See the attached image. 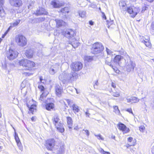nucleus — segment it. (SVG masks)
<instances>
[{
  "instance_id": "nucleus-46",
  "label": "nucleus",
  "mask_w": 154,
  "mask_h": 154,
  "mask_svg": "<svg viewBox=\"0 0 154 154\" xmlns=\"http://www.w3.org/2000/svg\"><path fill=\"white\" fill-rule=\"evenodd\" d=\"M148 8V7L147 6H144L142 8L141 12H143L145 10H147Z\"/></svg>"
},
{
  "instance_id": "nucleus-63",
  "label": "nucleus",
  "mask_w": 154,
  "mask_h": 154,
  "mask_svg": "<svg viewBox=\"0 0 154 154\" xmlns=\"http://www.w3.org/2000/svg\"><path fill=\"white\" fill-rule=\"evenodd\" d=\"M103 154H110V153L109 152H104Z\"/></svg>"
},
{
  "instance_id": "nucleus-31",
  "label": "nucleus",
  "mask_w": 154,
  "mask_h": 154,
  "mask_svg": "<svg viewBox=\"0 0 154 154\" xmlns=\"http://www.w3.org/2000/svg\"><path fill=\"white\" fill-rule=\"evenodd\" d=\"M132 103H137L139 101V99L135 97H132L131 98Z\"/></svg>"
},
{
  "instance_id": "nucleus-25",
  "label": "nucleus",
  "mask_w": 154,
  "mask_h": 154,
  "mask_svg": "<svg viewBox=\"0 0 154 154\" xmlns=\"http://www.w3.org/2000/svg\"><path fill=\"white\" fill-rule=\"evenodd\" d=\"M15 140L16 142L17 143L18 146L19 147L20 149V150H22V148L21 146V143L20 142L19 138L18 136H17L15 137Z\"/></svg>"
},
{
  "instance_id": "nucleus-62",
  "label": "nucleus",
  "mask_w": 154,
  "mask_h": 154,
  "mask_svg": "<svg viewBox=\"0 0 154 154\" xmlns=\"http://www.w3.org/2000/svg\"><path fill=\"white\" fill-rule=\"evenodd\" d=\"M104 152H106V151H105L103 149H101V152L102 153L103 152V153Z\"/></svg>"
},
{
  "instance_id": "nucleus-7",
  "label": "nucleus",
  "mask_w": 154,
  "mask_h": 154,
  "mask_svg": "<svg viewBox=\"0 0 154 154\" xmlns=\"http://www.w3.org/2000/svg\"><path fill=\"white\" fill-rule=\"evenodd\" d=\"M135 66V63H133L129 57H128V59L127 60V62H126L125 66L126 70L128 72H130L134 69Z\"/></svg>"
},
{
  "instance_id": "nucleus-10",
  "label": "nucleus",
  "mask_w": 154,
  "mask_h": 154,
  "mask_svg": "<svg viewBox=\"0 0 154 154\" xmlns=\"http://www.w3.org/2000/svg\"><path fill=\"white\" fill-rule=\"evenodd\" d=\"M64 35L69 39V40L74 38L75 34V32L72 29H67L64 33Z\"/></svg>"
},
{
  "instance_id": "nucleus-19",
  "label": "nucleus",
  "mask_w": 154,
  "mask_h": 154,
  "mask_svg": "<svg viewBox=\"0 0 154 154\" xmlns=\"http://www.w3.org/2000/svg\"><path fill=\"white\" fill-rule=\"evenodd\" d=\"M59 79L63 84L65 83L66 80V74L65 72L60 74L59 76Z\"/></svg>"
},
{
  "instance_id": "nucleus-47",
  "label": "nucleus",
  "mask_w": 154,
  "mask_h": 154,
  "mask_svg": "<svg viewBox=\"0 0 154 154\" xmlns=\"http://www.w3.org/2000/svg\"><path fill=\"white\" fill-rule=\"evenodd\" d=\"M127 111L128 112H129L130 113H131L133 115H134V114L132 112V109L131 108L128 109H127Z\"/></svg>"
},
{
  "instance_id": "nucleus-22",
  "label": "nucleus",
  "mask_w": 154,
  "mask_h": 154,
  "mask_svg": "<svg viewBox=\"0 0 154 154\" xmlns=\"http://www.w3.org/2000/svg\"><path fill=\"white\" fill-rule=\"evenodd\" d=\"M56 25L57 27H60L63 26H64L65 23L62 20H55Z\"/></svg>"
},
{
  "instance_id": "nucleus-50",
  "label": "nucleus",
  "mask_w": 154,
  "mask_h": 154,
  "mask_svg": "<svg viewBox=\"0 0 154 154\" xmlns=\"http://www.w3.org/2000/svg\"><path fill=\"white\" fill-rule=\"evenodd\" d=\"M128 142H131L133 140V138L131 137H129L128 138Z\"/></svg>"
},
{
  "instance_id": "nucleus-34",
  "label": "nucleus",
  "mask_w": 154,
  "mask_h": 154,
  "mask_svg": "<svg viewBox=\"0 0 154 154\" xmlns=\"http://www.w3.org/2000/svg\"><path fill=\"white\" fill-rule=\"evenodd\" d=\"M61 12L63 13H69V11H68L67 7H65L61 9Z\"/></svg>"
},
{
  "instance_id": "nucleus-53",
  "label": "nucleus",
  "mask_w": 154,
  "mask_h": 154,
  "mask_svg": "<svg viewBox=\"0 0 154 154\" xmlns=\"http://www.w3.org/2000/svg\"><path fill=\"white\" fill-rule=\"evenodd\" d=\"M115 69H113L114 71H115V72L117 73H118L119 71L118 69L116 68H114Z\"/></svg>"
},
{
  "instance_id": "nucleus-52",
  "label": "nucleus",
  "mask_w": 154,
  "mask_h": 154,
  "mask_svg": "<svg viewBox=\"0 0 154 154\" xmlns=\"http://www.w3.org/2000/svg\"><path fill=\"white\" fill-rule=\"evenodd\" d=\"M43 94H42L40 95V97L39 98V100H42L43 99Z\"/></svg>"
},
{
  "instance_id": "nucleus-8",
  "label": "nucleus",
  "mask_w": 154,
  "mask_h": 154,
  "mask_svg": "<svg viewBox=\"0 0 154 154\" xmlns=\"http://www.w3.org/2000/svg\"><path fill=\"white\" fill-rule=\"evenodd\" d=\"M70 66L72 70L76 72L81 69L82 68L83 65L81 62H74L71 64Z\"/></svg>"
},
{
  "instance_id": "nucleus-49",
  "label": "nucleus",
  "mask_w": 154,
  "mask_h": 154,
  "mask_svg": "<svg viewBox=\"0 0 154 154\" xmlns=\"http://www.w3.org/2000/svg\"><path fill=\"white\" fill-rule=\"evenodd\" d=\"M151 29L152 30H154V21L153 22L151 25Z\"/></svg>"
},
{
  "instance_id": "nucleus-12",
  "label": "nucleus",
  "mask_w": 154,
  "mask_h": 154,
  "mask_svg": "<svg viewBox=\"0 0 154 154\" xmlns=\"http://www.w3.org/2000/svg\"><path fill=\"white\" fill-rule=\"evenodd\" d=\"M10 3L13 7L19 8L22 4L21 0H9Z\"/></svg>"
},
{
  "instance_id": "nucleus-40",
  "label": "nucleus",
  "mask_w": 154,
  "mask_h": 154,
  "mask_svg": "<svg viewBox=\"0 0 154 154\" xmlns=\"http://www.w3.org/2000/svg\"><path fill=\"white\" fill-rule=\"evenodd\" d=\"M92 59V57L91 56H86L85 57V60L88 62L91 61Z\"/></svg>"
},
{
  "instance_id": "nucleus-4",
  "label": "nucleus",
  "mask_w": 154,
  "mask_h": 154,
  "mask_svg": "<svg viewBox=\"0 0 154 154\" xmlns=\"http://www.w3.org/2000/svg\"><path fill=\"white\" fill-rule=\"evenodd\" d=\"M104 49V47L102 44L97 42L93 45L91 49V52L94 54H97L101 53Z\"/></svg>"
},
{
  "instance_id": "nucleus-9",
  "label": "nucleus",
  "mask_w": 154,
  "mask_h": 154,
  "mask_svg": "<svg viewBox=\"0 0 154 154\" xmlns=\"http://www.w3.org/2000/svg\"><path fill=\"white\" fill-rule=\"evenodd\" d=\"M66 100L68 105L72 109L73 111L75 114H76L77 112H79L80 109L79 106L75 104H73L72 101L69 99H66Z\"/></svg>"
},
{
  "instance_id": "nucleus-39",
  "label": "nucleus",
  "mask_w": 154,
  "mask_h": 154,
  "mask_svg": "<svg viewBox=\"0 0 154 154\" xmlns=\"http://www.w3.org/2000/svg\"><path fill=\"white\" fill-rule=\"evenodd\" d=\"M94 135L95 136L97 137V138L98 140L100 139L102 140H104V138L102 137L100 134L97 135L96 134H94Z\"/></svg>"
},
{
  "instance_id": "nucleus-36",
  "label": "nucleus",
  "mask_w": 154,
  "mask_h": 154,
  "mask_svg": "<svg viewBox=\"0 0 154 154\" xmlns=\"http://www.w3.org/2000/svg\"><path fill=\"white\" fill-rule=\"evenodd\" d=\"M146 41L145 42H144V44L146 46L149 48H150L151 47V43L149 41L148 39H146Z\"/></svg>"
},
{
  "instance_id": "nucleus-5",
  "label": "nucleus",
  "mask_w": 154,
  "mask_h": 154,
  "mask_svg": "<svg viewBox=\"0 0 154 154\" xmlns=\"http://www.w3.org/2000/svg\"><path fill=\"white\" fill-rule=\"evenodd\" d=\"M15 40L18 45L20 46H24L27 43L26 38L22 35H18L15 38Z\"/></svg>"
},
{
  "instance_id": "nucleus-54",
  "label": "nucleus",
  "mask_w": 154,
  "mask_h": 154,
  "mask_svg": "<svg viewBox=\"0 0 154 154\" xmlns=\"http://www.w3.org/2000/svg\"><path fill=\"white\" fill-rule=\"evenodd\" d=\"M34 2L32 1V2L29 4V5L28 6V9H30V6L34 4Z\"/></svg>"
},
{
  "instance_id": "nucleus-16",
  "label": "nucleus",
  "mask_w": 154,
  "mask_h": 154,
  "mask_svg": "<svg viewBox=\"0 0 154 154\" xmlns=\"http://www.w3.org/2000/svg\"><path fill=\"white\" fill-rule=\"evenodd\" d=\"M51 4L55 8H60L64 5V3L63 2H60L56 0L52 1Z\"/></svg>"
},
{
  "instance_id": "nucleus-51",
  "label": "nucleus",
  "mask_w": 154,
  "mask_h": 154,
  "mask_svg": "<svg viewBox=\"0 0 154 154\" xmlns=\"http://www.w3.org/2000/svg\"><path fill=\"white\" fill-rule=\"evenodd\" d=\"M85 114L87 117H89L90 114L88 112V111L85 112Z\"/></svg>"
},
{
  "instance_id": "nucleus-20",
  "label": "nucleus",
  "mask_w": 154,
  "mask_h": 154,
  "mask_svg": "<svg viewBox=\"0 0 154 154\" xmlns=\"http://www.w3.org/2000/svg\"><path fill=\"white\" fill-rule=\"evenodd\" d=\"M34 53V50L32 49H29L26 50L25 55L28 58H31L32 56Z\"/></svg>"
},
{
  "instance_id": "nucleus-26",
  "label": "nucleus",
  "mask_w": 154,
  "mask_h": 154,
  "mask_svg": "<svg viewBox=\"0 0 154 154\" xmlns=\"http://www.w3.org/2000/svg\"><path fill=\"white\" fill-rule=\"evenodd\" d=\"M77 74L75 73H74L73 74V73L72 72V73L69 74L68 75L67 77H66V80H73L74 79V75H75V74Z\"/></svg>"
},
{
  "instance_id": "nucleus-18",
  "label": "nucleus",
  "mask_w": 154,
  "mask_h": 154,
  "mask_svg": "<svg viewBox=\"0 0 154 154\" xmlns=\"http://www.w3.org/2000/svg\"><path fill=\"white\" fill-rule=\"evenodd\" d=\"M69 42H70V43H69V44H70L73 47L75 48L78 47L79 44L78 41L76 40L75 38L69 40Z\"/></svg>"
},
{
  "instance_id": "nucleus-2",
  "label": "nucleus",
  "mask_w": 154,
  "mask_h": 154,
  "mask_svg": "<svg viewBox=\"0 0 154 154\" xmlns=\"http://www.w3.org/2000/svg\"><path fill=\"white\" fill-rule=\"evenodd\" d=\"M53 123L54 125L57 130L61 133L64 132L65 129L63 125L61 123L59 116L57 114H54L52 119Z\"/></svg>"
},
{
  "instance_id": "nucleus-30",
  "label": "nucleus",
  "mask_w": 154,
  "mask_h": 154,
  "mask_svg": "<svg viewBox=\"0 0 154 154\" xmlns=\"http://www.w3.org/2000/svg\"><path fill=\"white\" fill-rule=\"evenodd\" d=\"M79 16L81 17H84L86 15V12L84 11H78Z\"/></svg>"
},
{
  "instance_id": "nucleus-60",
  "label": "nucleus",
  "mask_w": 154,
  "mask_h": 154,
  "mask_svg": "<svg viewBox=\"0 0 154 154\" xmlns=\"http://www.w3.org/2000/svg\"><path fill=\"white\" fill-rule=\"evenodd\" d=\"M127 102H131V98L130 99H127Z\"/></svg>"
},
{
  "instance_id": "nucleus-28",
  "label": "nucleus",
  "mask_w": 154,
  "mask_h": 154,
  "mask_svg": "<svg viewBox=\"0 0 154 154\" xmlns=\"http://www.w3.org/2000/svg\"><path fill=\"white\" fill-rule=\"evenodd\" d=\"M29 110L31 112V113L33 114V112H36V105L34 104L31 105L30 107L29 108Z\"/></svg>"
},
{
  "instance_id": "nucleus-42",
  "label": "nucleus",
  "mask_w": 154,
  "mask_h": 154,
  "mask_svg": "<svg viewBox=\"0 0 154 154\" xmlns=\"http://www.w3.org/2000/svg\"><path fill=\"white\" fill-rule=\"evenodd\" d=\"M146 39H145V38L143 36H142V37H140V41L143 43H144V42H145V41H146Z\"/></svg>"
},
{
  "instance_id": "nucleus-64",
  "label": "nucleus",
  "mask_w": 154,
  "mask_h": 154,
  "mask_svg": "<svg viewBox=\"0 0 154 154\" xmlns=\"http://www.w3.org/2000/svg\"><path fill=\"white\" fill-rule=\"evenodd\" d=\"M0 3H4V0H0Z\"/></svg>"
},
{
  "instance_id": "nucleus-32",
  "label": "nucleus",
  "mask_w": 154,
  "mask_h": 154,
  "mask_svg": "<svg viewBox=\"0 0 154 154\" xmlns=\"http://www.w3.org/2000/svg\"><path fill=\"white\" fill-rule=\"evenodd\" d=\"M20 20L19 19L17 20L11 25V26L12 27H14L17 26L20 23Z\"/></svg>"
},
{
  "instance_id": "nucleus-33",
  "label": "nucleus",
  "mask_w": 154,
  "mask_h": 154,
  "mask_svg": "<svg viewBox=\"0 0 154 154\" xmlns=\"http://www.w3.org/2000/svg\"><path fill=\"white\" fill-rule=\"evenodd\" d=\"M113 108L114 109V112H115L116 114L119 115L120 114V111L118 109V107L117 106H113Z\"/></svg>"
},
{
  "instance_id": "nucleus-23",
  "label": "nucleus",
  "mask_w": 154,
  "mask_h": 154,
  "mask_svg": "<svg viewBox=\"0 0 154 154\" xmlns=\"http://www.w3.org/2000/svg\"><path fill=\"white\" fill-rule=\"evenodd\" d=\"M45 107L47 110H50L54 107V104L52 103H48L46 104Z\"/></svg>"
},
{
  "instance_id": "nucleus-35",
  "label": "nucleus",
  "mask_w": 154,
  "mask_h": 154,
  "mask_svg": "<svg viewBox=\"0 0 154 154\" xmlns=\"http://www.w3.org/2000/svg\"><path fill=\"white\" fill-rule=\"evenodd\" d=\"M111 94L112 96H114V97H119L120 95V94H119V93L118 92H117V91H116V92L112 91L111 92Z\"/></svg>"
},
{
  "instance_id": "nucleus-57",
  "label": "nucleus",
  "mask_w": 154,
  "mask_h": 154,
  "mask_svg": "<svg viewBox=\"0 0 154 154\" xmlns=\"http://www.w3.org/2000/svg\"><path fill=\"white\" fill-rule=\"evenodd\" d=\"M94 22L92 21H89V23L91 25H94Z\"/></svg>"
},
{
  "instance_id": "nucleus-41",
  "label": "nucleus",
  "mask_w": 154,
  "mask_h": 154,
  "mask_svg": "<svg viewBox=\"0 0 154 154\" xmlns=\"http://www.w3.org/2000/svg\"><path fill=\"white\" fill-rule=\"evenodd\" d=\"M26 81L24 80L23 81L21 85V87L23 88H25L26 86Z\"/></svg>"
},
{
  "instance_id": "nucleus-43",
  "label": "nucleus",
  "mask_w": 154,
  "mask_h": 154,
  "mask_svg": "<svg viewBox=\"0 0 154 154\" xmlns=\"http://www.w3.org/2000/svg\"><path fill=\"white\" fill-rule=\"evenodd\" d=\"M145 128V127L143 126H141L139 127V130L140 131L143 132Z\"/></svg>"
},
{
  "instance_id": "nucleus-11",
  "label": "nucleus",
  "mask_w": 154,
  "mask_h": 154,
  "mask_svg": "<svg viewBox=\"0 0 154 154\" xmlns=\"http://www.w3.org/2000/svg\"><path fill=\"white\" fill-rule=\"evenodd\" d=\"M55 140L53 139L48 140L46 141V146L47 149L49 150H52L55 145Z\"/></svg>"
},
{
  "instance_id": "nucleus-59",
  "label": "nucleus",
  "mask_w": 154,
  "mask_h": 154,
  "mask_svg": "<svg viewBox=\"0 0 154 154\" xmlns=\"http://www.w3.org/2000/svg\"><path fill=\"white\" fill-rule=\"evenodd\" d=\"M102 14H103V18H104L105 20H106V16H105V14L103 13H102Z\"/></svg>"
},
{
  "instance_id": "nucleus-37",
  "label": "nucleus",
  "mask_w": 154,
  "mask_h": 154,
  "mask_svg": "<svg viewBox=\"0 0 154 154\" xmlns=\"http://www.w3.org/2000/svg\"><path fill=\"white\" fill-rule=\"evenodd\" d=\"M45 17H40L38 18H37L36 20L37 21H38V22H42L45 20Z\"/></svg>"
},
{
  "instance_id": "nucleus-56",
  "label": "nucleus",
  "mask_w": 154,
  "mask_h": 154,
  "mask_svg": "<svg viewBox=\"0 0 154 154\" xmlns=\"http://www.w3.org/2000/svg\"><path fill=\"white\" fill-rule=\"evenodd\" d=\"M40 80L41 82H42L43 83H44V82H42V81H44V80L42 79V77L41 76L40 77Z\"/></svg>"
},
{
  "instance_id": "nucleus-24",
  "label": "nucleus",
  "mask_w": 154,
  "mask_h": 154,
  "mask_svg": "<svg viewBox=\"0 0 154 154\" xmlns=\"http://www.w3.org/2000/svg\"><path fill=\"white\" fill-rule=\"evenodd\" d=\"M112 58H111L109 60L106 59L105 60V62L106 64L109 65L113 69H115L114 68V66H113V63L112 60Z\"/></svg>"
},
{
  "instance_id": "nucleus-27",
  "label": "nucleus",
  "mask_w": 154,
  "mask_h": 154,
  "mask_svg": "<svg viewBox=\"0 0 154 154\" xmlns=\"http://www.w3.org/2000/svg\"><path fill=\"white\" fill-rule=\"evenodd\" d=\"M57 69L54 66L51 67L49 70V72L52 75L54 74L57 71Z\"/></svg>"
},
{
  "instance_id": "nucleus-17",
  "label": "nucleus",
  "mask_w": 154,
  "mask_h": 154,
  "mask_svg": "<svg viewBox=\"0 0 154 154\" xmlns=\"http://www.w3.org/2000/svg\"><path fill=\"white\" fill-rule=\"evenodd\" d=\"M47 12L43 8H39L38 9H37L35 13V14L37 15H47Z\"/></svg>"
},
{
  "instance_id": "nucleus-45",
  "label": "nucleus",
  "mask_w": 154,
  "mask_h": 154,
  "mask_svg": "<svg viewBox=\"0 0 154 154\" xmlns=\"http://www.w3.org/2000/svg\"><path fill=\"white\" fill-rule=\"evenodd\" d=\"M38 88L40 89L41 91H44L45 89L44 87L42 85H39L38 86Z\"/></svg>"
},
{
  "instance_id": "nucleus-55",
  "label": "nucleus",
  "mask_w": 154,
  "mask_h": 154,
  "mask_svg": "<svg viewBox=\"0 0 154 154\" xmlns=\"http://www.w3.org/2000/svg\"><path fill=\"white\" fill-rule=\"evenodd\" d=\"M2 67L3 68H6V64L5 63L4 64L2 63Z\"/></svg>"
},
{
  "instance_id": "nucleus-38",
  "label": "nucleus",
  "mask_w": 154,
  "mask_h": 154,
  "mask_svg": "<svg viewBox=\"0 0 154 154\" xmlns=\"http://www.w3.org/2000/svg\"><path fill=\"white\" fill-rule=\"evenodd\" d=\"M119 6L120 8L122 7H124L125 5H126V3L124 1H120L119 3Z\"/></svg>"
},
{
  "instance_id": "nucleus-58",
  "label": "nucleus",
  "mask_w": 154,
  "mask_h": 154,
  "mask_svg": "<svg viewBox=\"0 0 154 154\" xmlns=\"http://www.w3.org/2000/svg\"><path fill=\"white\" fill-rule=\"evenodd\" d=\"M26 74V75H30V73H29L28 72H24V73Z\"/></svg>"
},
{
  "instance_id": "nucleus-6",
  "label": "nucleus",
  "mask_w": 154,
  "mask_h": 154,
  "mask_svg": "<svg viewBox=\"0 0 154 154\" xmlns=\"http://www.w3.org/2000/svg\"><path fill=\"white\" fill-rule=\"evenodd\" d=\"M18 54V53L17 51L10 49L7 51L6 56L9 60H11L17 57Z\"/></svg>"
},
{
  "instance_id": "nucleus-15",
  "label": "nucleus",
  "mask_w": 154,
  "mask_h": 154,
  "mask_svg": "<svg viewBox=\"0 0 154 154\" xmlns=\"http://www.w3.org/2000/svg\"><path fill=\"white\" fill-rule=\"evenodd\" d=\"M122 58V57L120 55H118L116 56L113 60H112L113 65L115 66L119 65V62Z\"/></svg>"
},
{
  "instance_id": "nucleus-44",
  "label": "nucleus",
  "mask_w": 154,
  "mask_h": 154,
  "mask_svg": "<svg viewBox=\"0 0 154 154\" xmlns=\"http://www.w3.org/2000/svg\"><path fill=\"white\" fill-rule=\"evenodd\" d=\"M83 131H84L85 133L86 134L87 137H88L89 135V132L88 130H85L84 129L83 130Z\"/></svg>"
},
{
  "instance_id": "nucleus-29",
  "label": "nucleus",
  "mask_w": 154,
  "mask_h": 154,
  "mask_svg": "<svg viewBox=\"0 0 154 154\" xmlns=\"http://www.w3.org/2000/svg\"><path fill=\"white\" fill-rule=\"evenodd\" d=\"M64 148L63 146H60L57 151V154H62L64 151Z\"/></svg>"
},
{
  "instance_id": "nucleus-3",
  "label": "nucleus",
  "mask_w": 154,
  "mask_h": 154,
  "mask_svg": "<svg viewBox=\"0 0 154 154\" xmlns=\"http://www.w3.org/2000/svg\"><path fill=\"white\" fill-rule=\"evenodd\" d=\"M19 63L20 66H22L28 68L25 69L24 70L28 71L30 69V68L34 66L35 63L32 62L26 59H23L20 61Z\"/></svg>"
},
{
  "instance_id": "nucleus-61",
  "label": "nucleus",
  "mask_w": 154,
  "mask_h": 154,
  "mask_svg": "<svg viewBox=\"0 0 154 154\" xmlns=\"http://www.w3.org/2000/svg\"><path fill=\"white\" fill-rule=\"evenodd\" d=\"M112 86L114 88H115L116 87V86L115 85V84L113 83L112 84Z\"/></svg>"
},
{
  "instance_id": "nucleus-13",
  "label": "nucleus",
  "mask_w": 154,
  "mask_h": 154,
  "mask_svg": "<svg viewBox=\"0 0 154 154\" xmlns=\"http://www.w3.org/2000/svg\"><path fill=\"white\" fill-rule=\"evenodd\" d=\"M118 126L119 129L122 131L124 134L127 133L130 131L129 128H127L126 125L122 123H119Z\"/></svg>"
},
{
  "instance_id": "nucleus-21",
  "label": "nucleus",
  "mask_w": 154,
  "mask_h": 154,
  "mask_svg": "<svg viewBox=\"0 0 154 154\" xmlns=\"http://www.w3.org/2000/svg\"><path fill=\"white\" fill-rule=\"evenodd\" d=\"M67 123L69 129H72V118L70 117H66Z\"/></svg>"
},
{
  "instance_id": "nucleus-14",
  "label": "nucleus",
  "mask_w": 154,
  "mask_h": 154,
  "mask_svg": "<svg viewBox=\"0 0 154 154\" xmlns=\"http://www.w3.org/2000/svg\"><path fill=\"white\" fill-rule=\"evenodd\" d=\"M55 89L56 95L59 97H61L63 92V88L61 85H56Z\"/></svg>"
},
{
  "instance_id": "nucleus-1",
  "label": "nucleus",
  "mask_w": 154,
  "mask_h": 154,
  "mask_svg": "<svg viewBox=\"0 0 154 154\" xmlns=\"http://www.w3.org/2000/svg\"><path fill=\"white\" fill-rule=\"evenodd\" d=\"M121 12L124 13L126 11L131 15V17L134 18L140 11V9L139 7H136L134 6H131L127 8L126 5L124 7L120 8Z\"/></svg>"
},
{
  "instance_id": "nucleus-48",
  "label": "nucleus",
  "mask_w": 154,
  "mask_h": 154,
  "mask_svg": "<svg viewBox=\"0 0 154 154\" xmlns=\"http://www.w3.org/2000/svg\"><path fill=\"white\" fill-rule=\"evenodd\" d=\"M106 52L108 54L110 55L111 54V51L110 50L106 48Z\"/></svg>"
}]
</instances>
